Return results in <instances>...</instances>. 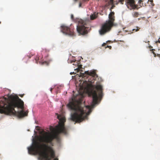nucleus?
<instances>
[{"label": "nucleus", "mask_w": 160, "mask_h": 160, "mask_svg": "<svg viewBox=\"0 0 160 160\" xmlns=\"http://www.w3.org/2000/svg\"><path fill=\"white\" fill-rule=\"evenodd\" d=\"M35 60H36V63H38V61L39 59V58L38 57H37L35 58Z\"/></svg>", "instance_id": "dca6fc26"}, {"label": "nucleus", "mask_w": 160, "mask_h": 160, "mask_svg": "<svg viewBox=\"0 0 160 160\" xmlns=\"http://www.w3.org/2000/svg\"><path fill=\"white\" fill-rule=\"evenodd\" d=\"M90 29V28L88 26L86 22L82 21L81 25L77 26V30L78 32L82 35L87 34Z\"/></svg>", "instance_id": "0eeeda50"}, {"label": "nucleus", "mask_w": 160, "mask_h": 160, "mask_svg": "<svg viewBox=\"0 0 160 160\" xmlns=\"http://www.w3.org/2000/svg\"><path fill=\"white\" fill-rule=\"evenodd\" d=\"M150 2H152H152H153V1H152V0H151V1H150Z\"/></svg>", "instance_id": "c85d7f7f"}, {"label": "nucleus", "mask_w": 160, "mask_h": 160, "mask_svg": "<svg viewBox=\"0 0 160 160\" xmlns=\"http://www.w3.org/2000/svg\"><path fill=\"white\" fill-rule=\"evenodd\" d=\"M158 41L159 43H160V38H159Z\"/></svg>", "instance_id": "393cba45"}, {"label": "nucleus", "mask_w": 160, "mask_h": 160, "mask_svg": "<svg viewBox=\"0 0 160 160\" xmlns=\"http://www.w3.org/2000/svg\"><path fill=\"white\" fill-rule=\"evenodd\" d=\"M42 136L38 137L37 140L33 139L32 145L28 148L29 154L36 155L38 154L39 158L42 160H51L55 157V152L52 148L48 144L40 142H44L49 143L53 145L52 141L57 139L58 136L52 135L48 132L43 131Z\"/></svg>", "instance_id": "f257e3e1"}, {"label": "nucleus", "mask_w": 160, "mask_h": 160, "mask_svg": "<svg viewBox=\"0 0 160 160\" xmlns=\"http://www.w3.org/2000/svg\"><path fill=\"white\" fill-rule=\"evenodd\" d=\"M24 95V94H22V95H19V96H20V97H23V96Z\"/></svg>", "instance_id": "5701e85b"}, {"label": "nucleus", "mask_w": 160, "mask_h": 160, "mask_svg": "<svg viewBox=\"0 0 160 160\" xmlns=\"http://www.w3.org/2000/svg\"><path fill=\"white\" fill-rule=\"evenodd\" d=\"M82 65H78V67L77 68L75 69V70L77 71V72H78L79 71H81V72H82V70H80V69L82 68Z\"/></svg>", "instance_id": "9b49d317"}, {"label": "nucleus", "mask_w": 160, "mask_h": 160, "mask_svg": "<svg viewBox=\"0 0 160 160\" xmlns=\"http://www.w3.org/2000/svg\"><path fill=\"white\" fill-rule=\"evenodd\" d=\"M116 4H118V3H116Z\"/></svg>", "instance_id": "7c9ffc66"}, {"label": "nucleus", "mask_w": 160, "mask_h": 160, "mask_svg": "<svg viewBox=\"0 0 160 160\" xmlns=\"http://www.w3.org/2000/svg\"><path fill=\"white\" fill-rule=\"evenodd\" d=\"M109 4H113V0H110L109 2Z\"/></svg>", "instance_id": "f3484780"}, {"label": "nucleus", "mask_w": 160, "mask_h": 160, "mask_svg": "<svg viewBox=\"0 0 160 160\" xmlns=\"http://www.w3.org/2000/svg\"><path fill=\"white\" fill-rule=\"evenodd\" d=\"M79 95L72 98L67 106L71 110L74 112L71 115V120L76 122H80L86 118L87 116L91 112V108L90 106H83L82 94L79 92Z\"/></svg>", "instance_id": "7ed1b4c3"}, {"label": "nucleus", "mask_w": 160, "mask_h": 160, "mask_svg": "<svg viewBox=\"0 0 160 160\" xmlns=\"http://www.w3.org/2000/svg\"><path fill=\"white\" fill-rule=\"evenodd\" d=\"M98 13L94 12L93 14L91 15L90 16V19L91 20H93L96 19L98 16Z\"/></svg>", "instance_id": "9d476101"}, {"label": "nucleus", "mask_w": 160, "mask_h": 160, "mask_svg": "<svg viewBox=\"0 0 160 160\" xmlns=\"http://www.w3.org/2000/svg\"><path fill=\"white\" fill-rule=\"evenodd\" d=\"M106 45V44L104 43L102 44V46H105Z\"/></svg>", "instance_id": "412c9836"}, {"label": "nucleus", "mask_w": 160, "mask_h": 160, "mask_svg": "<svg viewBox=\"0 0 160 160\" xmlns=\"http://www.w3.org/2000/svg\"><path fill=\"white\" fill-rule=\"evenodd\" d=\"M139 13L137 12H134L132 14L134 18H136L138 16Z\"/></svg>", "instance_id": "f8f14e48"}, {"label": "nucleus", "mask_w": 160, "mask_h": 160, "mask_svg": "<svg viewBox=\"0 0 160 160\" xmlns=\"http://www.w3.org/2000/svg\"><path fill=\"white\" fill-rule=\"evenodd\" d=\"M53 160H58V159H57V158H54Z\"/></svg>", "instance_id": "bb28decb"}, {"label": "nucleus", "mask_w": 160, "mask_h": 160, "mask_svg": "<svg viewBox=\"0 0 160 160\" xmlns=\"http://www.w3.org/2000/svg\"><path fill=\"white\" fill-rule=\"evenodd\" d=\"M33 56V55H32L31 56H28V55L27 56L29 58H31V57L32 56Z\"/></svg>", "instance_id": "4be33fe9"}, {"label": "nucleus", "mask_w": 160, "mask_h": 160, "mask_svg": "<svg viewBox=\"0 0 160 160\" xmlns=\"http://www.w3.org/2000/svg\"><path fill=\"white\" fill-rule=\"evenodd\" d=\"M140 28H139L138 27H136V28L133 29H132L133 31L137 32L139 31Z\"/></svg>", "instance_id": "ddd939ff"}, {"label": "nucleus", "mask_w": 160, "mask_h": 160, "mask_svg": "<svg viewBox=\"0 0 160 160\" xmlns=\"http://www.w3.org/2000/svg\"><path fill=\"white\" fill-rule=\"evenodd\" d=\"M71 18L72 20L73 19H74V16H73V15L72 14H71Z\"/></svg>", "instance_id": "aec40b11"}, {"label": "nucleus", "mask_w": 160, "mask_h": 160, "mask_svg": "<svg viewBox=\"0 0 160 160\" xmlns=\"http://www.w3.org/2000/svg\"><path fill=\"white\" fill-rule=\"evenodd\" d=\"M109 19L102 25L101 29L99 30V33L101 35H103L109 31L112 27L114 25L115 21L114 12H111L109 14Z\"/></svg>", "instance_id": "39448f33"}, {"label": "nucleus", "mask_w": 160, "mask_h": 160, "mask_svg": "<svg viewBox=\"0 0 160 160\" xmlns=\"http://www.w3.org/2000/svg\"><path fill=\"white\" fill-rule=\"evenodd\" d=\"M119 0L118 2H121V4H123V3L124 1V0Z\"/></svg>", "instance_id": "a211bd4d"}, {"label": "nucleus", "mask_w": 160, "mask_h": 160, "mask_svg": "<svg viewBox=\"0 0 160 160\" xmlns=\"http://www.w3.org/2000/svg\"><path fill=\"white\" fill-rule=\"evenodd\" d=\"M81 6V3H80L79 5V7H80Z\"/></svg>", "instance_id": "a878e982"}, {"label": "nucleus", "mask_w": 160, "mask_h": 160, "mask_svg": "<svg viewBox=\"0 0 160 160\" xmlns=\"http://www.w3.org/2000/svg\"><path fill=\"white\" fill-rule=\"evenodd\" d=\"M62 28L61 31L64 33L71 36L74 35V32L73 31L70 30V28L65 25L61 26Z\"/></svg>", "instance_id": "1a4fd4ad"}, {"label": "nucleus", "mask_w": 160, "mask_h": 160, "mask_svg": "<svg viewBox=\"0 0 160 160\" xmlns=\"http://www.w3.org/2000/svg\"><path fill=\"white\" fill-rule=\"evenodd\" d=\"M59 122L58 124L54 128L52 126L50 127V130L53 132H57L58 133H62L64 134H67V131L64 127V123L66 122L65 118L62 115H59L57 114Z\"/></svg>", "instance_id": "423d86ee"}, {"label": "nucleus", "mask_w": 160, "mask_h": 160, "mask_svg": "<svg viewBox=\"0 0 160 160\" xmlns=\"http://www.w3.org/2000/svg\"><path fill=\"white\" fill-rule=\"evenodd\" d=\"M74 73V72L72 73V72H71L70 73V74L72 75V73Z\"/></svg>", "instance_id": "c756f323"}, {"label": "nucleus", "mask_w": 160, "mask_h": 160, "mask_svg": "<svg viewBox=\"0 0 160 160\" xmlns=\"http://www.w3.org/2000/svg\"><path fill=\"white\" fill-rule=\"evenodd\" d=\"M109 48L110 49H111V48H112V47L110 46L107 45L106 47V48Z\"/></svg>", "instance_id": "6ab92c4d"}, {"label": "nucleus", "mask_w": 160, "mask_h": 160, "mask_svg": "<svg viewBox=\"0 0 160 160\" xmlns=\"http://www.w3.org/2000/svg\"><path fill=\"white\" fill-rule=\"evenodd\" d=\"M52 88H50V91H51V92H52Z\"/></svg>", "instance_id": "b1692460"}, {"label": "nucleus", "mask_w": 160, "mask_h": 160, "mask_svg": "<svg viewBox=\"0 0 160 160\" xmlns=\"http://www.w3.org/2000/svg\"><path fill=\"white\" fill-rule=\"evenodd\" d=\"M111 4L112 5V6L110 9V10L111 12H112V9H113L114 8V7H115L114 4Z\"/></svg>", "instance_id": "4468645a"}, {"label": "nucleus", "mask_w": 160, "mask_h": 160, "mask_svg": "<svg viewBox=\"0 0 160 160\" xmlns=\"http://www.w3.org/2000/svg\"><path fill=\"white\" fill-rule=\"evenodd\" d=\"M152 50V53L153 54V55H154V57H156V54H155V52L153 51V50H155L154 49H152L151 50Z\"/></svg>", "instance_id": "2eb2a0df"}, {"label": "nucleus", "mask_w": 160, "mask_h": 160, "mask_svg": "<svg viewBox=\"0 0 160 160\" xmlns=\"http://www.w3.org/2000/svg\"><path fill=\"white\" fill-rule=\"evenodd\" d=\"M89 76L91 77V80H88V82L85 81L83 82L88 88L91 89L90 94L92 97V108L94 107L95 105L98 103V98H101L102 95V86L99 82H97L95 85H92L96 78L98 77L95 72L87 71L84 73H81V76L82 77L87 78Z\"/></svg>", "instance_id": "20e7f679"}, {"label": "nucleus", "mask_w": 160, "mask_h": 160, "mask_svg": "<svg viewBox=\"0 0 160 160\" xmlns=\"http://www.w3.org/2000/svg\"><path fill=\"white\" fill-rule=\"evenodd\" d=\"M47 63V62H46V61H44V62H43V64H44V63Z\"/></svg>", "instance_id": "cd10ccee"}, {"label": "nucleus", "mask_w": 160, "mask_h": 160, "mask_svg": "<svg viewBox=\"0 0 160 160\" xmlns=\"http://www.w3.org/2000/svg\"><path fill=\"white\" fill-rule=\"evenodd\" d=\"M143 2L142 0H139L138 3L139 4V7H138V5L135 4V1L134 0H125L126 4L128 8L130 9H138L143 6Z\"/></svg>", "instance_id": "6e6552de"}, {"label": "nucleus", "mask_w": 160, "mask_h": 160, "mask_svg": "<svg viewBox=\"0 0 160 160\" xmlns=\"http://www.w3.org/2000/svg\"><path fill=\"white\" fill-rule=\"evenodd\" d=\"M24 102L17 95H10L8 98H0V113L13 115L19 118L27 116L28 111H24Z\"/></svg>", "instance_id": "f03ea898"}]
</instances>
